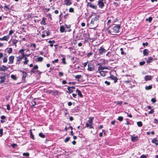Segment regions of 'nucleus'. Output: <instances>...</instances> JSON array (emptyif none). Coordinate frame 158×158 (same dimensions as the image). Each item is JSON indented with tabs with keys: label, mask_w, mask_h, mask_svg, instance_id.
<instances>
[{
	"label": "nucleus",
	"mask_w": 158,
	"mask_h": 158,
	"mask_svg": "<svg viewBox=\"0 0 158 158\" xmlns=\"http://www.w3.org/2000/svg\"><path fill=\"white\" fill-rule=\"evenodd\" d=\"M7 58L6 57H4L3 59V62L4 63L7 62Z\"/></svg>",
	"instance_id": "36"
},
{
	"label": "nucleus",
	"mask_w": 158,
	"mask_h": 158,
	"mask_svg": "<svg viewBox=\"0 0 158 158\" xmlns=\"http://www.w3.org/2000/svg\"><path fill=\"white\" fill-rule=\"evenodd\" d=\"M9 39V35H7V36H5L3 37L2 38H0V40H6V41H8V40Z\"/></svg>",
	"instance_id": "14"
},
{
	"label": "nucleus",
	"mask_w": 158,
	"mask_h": 158,
	"mask_svg": "<svg viewBox=\"0 0 158 158\" xmlns=\"http://www.w3.org/2000/svg\"><path fill=\"white\" fill-rule=\"evenodd\" d=\"M44 19V18H43V20L40 22V23L41 24L45 25L46 24Z\"/></svg>",
	"instance_id": "43"
},
{
	"label": "nucleus",
	"mask_w": 158,
	"mask_h": 158,
	"mask_svg": "<svg viewBox=\"0 0 158 158\" xmlns=\"http://www.w3.org/2000/svg\"><path fill=\"white\" fill-rule=\"evenodd\" d=\"M81 75H77L75 77V78L76 79H79L81 77Z\"/></svg>",
	"instance_id": "37"
},
{
	"label": "nucleus",
	"mask_w": 158,
	"mask_h": 158,
	"mask_svg": "<svg viewBox=\"0 0 158 158\" xmlns=\"http://www.w3.org/2000/svg\"><path fill=\"white\" fill-rule=\"evenodd\" d=\"M154 112V111L153 109L148 112V114H152Z\"/></svg>",
	"instance_id": "60"
},
{
	"label": "nucleus",
	"mask_w": 158,
	"mask_h": 158,
	"mask_svg": "<svg viewBox=\"0 0 158 158\" xmlns=\"http://www.w3.org/2000/svg\"><path fill=\"white\" fill-rule=\"evenodd\" d=\"M99 54H102L103 53H105L106 51V50L102 47H100L99 49Z\"/></svg>",
	"instance_id": "8"
},
{
	"label": "nucleus",
	"mask_w": 158,
	"mask_h": 158,
	"mask_svg": "<svg viewBox=\"0 0 158 158\" xmlns=\"http://www.w3.org/2000/svg\"><path fill=\"white\" fill-rule=\"evenodd\" d=\"M43 58L42 57H39L37 58V61L39 62H41L43 60Z\"/></svg>",
	"instance_id": "34"
},
{
	"label": "nucleus",
	"mask_w": 158,
	"mask_h": 158,
	"mask_svg": "<svg viewBox=\"0 0 158 158\" xmlns=\"http://www.w3.org/2000/svg\"><path fill=\"white\" fill-rule=\"evenodd\" d=\"M93 118L92 119H89L88 120V122L89 123H86L85 127H89V128H93L92 126V120L93 119Z\"/></svg>",
	"instance_id": "5"
},
{
	"label": "nucleus",
	"mask_w": 158,
	"mask_h": 158,
	"mask_svg": "<svg viewBox=\"0 0 158 158\" xmlns=\"http://www.w3.org/2000/svg\"><path fill=\"white\" fill-rule=\"evenodd\" d=\"M104 3L105 2L101 1V0H99L98 1V5L100 8L102 9L105 6Z\"/></svg>",
	"instance_id": "4"
},
{
	"label": "nucleus",
	"mask_w": 158,
	"mask_h": 158,
	"mask_svg": "<svg viewBox=\"0 0 158 158\" xmlns=\"http://www.w3.org/2000/svg\"><path fill=\"white\" fill-rule=\"evenodd\" d=\"M87 6L90 8L95 10H97L98 8L97 6L96 5H93L90 2H88L87 4Z\"/></svg>",
	"instance_id": "11"
},
{
	"label": "nucleus",
	"mask_w": 158,
	"mask_h": 158,
	"mask_svg": "<svg viewBox=\"0 0 158 158\" xmlns=\"http://www.w3.org/2000/svg\"><path fill=\"white\" fill-rule=\"evenodd\" d=\"M12 48H10L9 49L7 50V52L8 53L10 54L12 52Z\"/></svg>",
	"instance_id": "42"
},
{
	"label": "nucleus",
	"mask_w": 158,
	"mask_h": 158,
	"mask_svg": "<svg viewBox=\"0 0 158 158\" xmlns=\"http://www.w3.org/2000/svg\"><path fill=\"white\" fill-rule=\"evenodd\" d=\"M117 119L120 121H121L123 120V118L122 116H119L118 117Z\"/></svg>",
	"instance_id": "41"
},
{
	"label": "nucleus",
	"mask_w": 158,
	"mask_h": 158,
	"mask_svg": "<svg viewBox=\"0 0 158 158\" xmlns=\"http://www.w3.org/2000/svg\"><path fill=\"white\" fill-rule=\"evenodd\" d=\"M104 69H108V68L106 66L102 67V66H100L98 67V70H103Z\"/></svg>",
	"instance_id": "17"
},
{
	"label": "nucleus",
	"mask_w": 158,
	"mask_h": 158,
	"mask_svg": "<svg viewBox=\"0 0 158 158\" xmlns=\"http://www.w3.org/2000/svg\"><path fill=\"white\" fill-rule=\"evenodd\" d=\"M88 68L87 70L89 71H93L95 70V68L94 64L91 63H89L88 64Z\"/></svg>",
	"instance_id": "3"
},
{
	"label": "nucleus",
	"mask_w": 158,
	"mask_h": 158,
	"mask_svg": "<svg viewBox=\"0 0 158 158\" xmlns=\"http://www.w3.org/2000/svg\"><path fill=\"white\" fill-rule=\"evenodd\" d=\"M1 118L2 119V120H1V123H4L5 122V121L3 120L5 119L6 116L4 115H2L1 116Z\"/></svg>",
	"instance_id": "24"
},
{
	"label": "nucleus",
	"mask_w": 158,
	"mask_h": 158,
	"mask_svg": "<svg viewBox=\"0 0 158 158\" xmlns=\"http://www.w3.org/2000/svg\"><path fill=\"white\" fill-rule=\"evenodd\" d=\"M145 63V62L144 61H143L142 62H139V65L140 66H142L143 65H144Z\"/></svg>",
	"instance_id": "51"
},
{
	"label": "nucleus",
	"mask_w": 158,
	"mask_h": 158,
	"mask_svg": "<svg viewBox=\"0 0 158 158\" xmlns=\"http://www.w3.org/2000/svg\"><path fill=\"white\" fill-rule=\"evenodd\" d=\"M15 57L14 56H10L9 57V62L8 63L9 64H12L14 62V60Z\"/></svg>",
	"instance_id": "9"
},
{
	"label": "nucleus",
	"mask_w": 158,
	"mask_h": 158,
	"mask_svg": "<svg viewBox=\"0 0 158 158\" xmlns=\"http://www.w3.org/2000/svg\"><path fill=\"white\" fill-rule=\"evenodd\" d=\"M103 132L104 133V134L105 133V130H102V132H101L99 134V135L100 137H102V134H103Z\"/></svg>",
	"instance_id": "46"
},
{
	"label": "nucleus",
	"mask_w": 158,
	"mask_h": 158,
	"mask_svg": "<svg viewBox=\"0 0 158 158\" xmlns=\"http://www.w3.org/2000/svg\"><path fill=\"white\" fill-rule=\"evenodd\" d=\"M11 146L13 148H14L15 147L17 146V144L15 143H12L11 145Z\"/></svg>",
	"instance_id": "48"
},
{
	"label": "nucleus",
	"mask_w": 158,
	"mask_h": 158,
	"mask_svg": "<svg viewBox=\"0 0 158 158\" xmlns=\"http://www.w3.org/2000/svg\"><path fill=\"white\" fill-rule=\"evenodd\" d=\"M152 19V18L151 17H150L148 18H146L145 19V20L146 21H148L149 23H151Z\"/></svg>",
	"instance_id": "27"
},
{
	"label": "nucleus",
	"mask_w": 158,
	"mask_h": 158,
	"mask_svg": "<svg viewBox=\"0 0 158 158\" xmlns=\"http://www.w3.org/2000/svg\"><path fill=\"white\" fill-rule=\"evenodd\" d=\"M152 78V77L151 75L145 76L144 77L145 80L146 81L151 80Z\"/></svg>",
	"instance_id": "12"
},
{
	"label": "nucleus",
	"mask_w": 158,
	"mask_h": 158,
	"mask_svg": "<svg viewBox=\"0 0 158 158\" xmlns=\"http://www.w3.org/2000/svg\"><path fill=\"white\" fill-rule=\"evenodd\" d=\"M25 50L23 49H21L19 50V52L21 53V54H23V53H24V51Z\"/></svg>",
	"instance_id": "44"
},
{
	"label": "nucleus",
	"mask_w": 158,
	"mask_h": 158,
	"mask_svg": "<svg viewBox=\"0 0 158 158\" xmlns=\"http://www.w3.org/2000/svg\"><path fill=\"white\" fill-rule=\"evenodd\" d=\"M30 137L31 138H34V136L32 132V130H30Z\"/></svg>",
	"instance_id": "38"
},
{
	"label": "nucleus",
	"mask_w": 158,
	"mask_h": 158,
	"mask_svg": "<svg viewBox=\"0 0 158 158\" xmlns=\"http://www.w3.org/2000/svg\"><path fill=\"white\" fill-rule=\"evenodd\" d=\"M122 102H123L122 101H117L115 103L121 106L122 104Z\"/></svg>",
	"instance_id": "49"
},
{
	"label": "nucleus",
	"mask_w": 158,
	"mask_h": 158,
	"mask_svg": "<svg viewBox=\"0 0 158 158\" xmlns=\"http://www.w3.org/2000/svg\"><path fill=\"white\" fill-rule=\"evenodd\" d=\"M98 23L97 22H95L91 20L90 23V25H91V26H92V27H93V28H94L98 26Z\"/></svg>",
	"instance_id": "7"
},
{
	"label": "nucleus",
	"mask_w": 158,
	"mask_h": 158,
	"mask_svg": "<svg viewBox=\"0 0 158 158\" xmlns=\"http://www.w3.org/2000/svg\"><path fill=\"white\" fill-rule=\"evenodd\" d=\"M142 45L143 46H147L148 45V43L147 42L146 43H143L142 44Z\"/></svg>",
	"instance_id": "53"
},
{
	"label": "nucleus",
	"mask_w": 158,
	"mask_h": 158,
	"mask_svg": "<svg viewBox=\"0 0 158 158\" xmlns=\"http://www.w3.org/2000/svg\"><path fill=\"white\" fill-rule=\"evenodd\" d=\"M23 156H26L27 157H28L29 156V154L28 152H27V153L24 152L23 153Z\"/></svg>",
	"instance_id": "39"
},
{
	"label": "nucleus",
	"mask_w": 158,
	"mask_h": 158,
	"mask_svg": "<svg viewBox=\"0 0 158 158\" xmlns=\"http://www.w3.org/2000/svg\"><path fill=\"white\" fill-rule=\"evenodd\" d=\"M152 86L151 85H149L148 86H146L145 87V89L147 90H150L152 89Z\"/></svg>",
	"instance_id": "29"
},
{
	"label": "nucleus",
	"mask_w": 158,
	"mask_h": 158,
	"mask_svg": "<svg viewBox=\"0 0 158 158\" xmlns=\"http://www.w3.org/2000/svg\"><path fill=\"white\" fill-rule=\"evenodd\" d=\"M153 58L152 57L148 58V59L147 60V62L148 63H149L152 62V60H153Z\"/></svg>",
	"instance_id": "25"
},
{
	"label": "nucleus",
	"mask_w": 158,
	"mask_h": 158,
	"mask_svg": "<svg viewBox=\"0 0 158 158\" xmlns=\"http://www.w3.org/2000/svg\"><path fill=\"white\" fill-rule=\"evenodd\" d=\"M65 27L67 28H68V29H70V27H71V25H67L66 24H65Z\"/></svg>",
	"instance_id": "45"
},
{
	"label": "nucleus",
	"mask_w": 158,
	"mask_h": 158,
	"mask_svg": "<svg viewBox=\"0 0 158 158\" xmlns=\"http://www.w3.org/2000/svg\"><path fill=\"white\" fill-rule=\"evenodd\" d=\"M7 107V109L8 110H10V106L9 104H7L6 105Z\"/></svg>",
	"instance_id": "62"
},
{
	"label": "nucleus",
	"mask_w": 158,
	"mask_h": 158,
	"mask_svg": "<svg viewBox=\"0 0 158 158\" xmlns=\"http://www.w3.org/2000/svg\"><path fill=\"white\" fill-rule=\"evenodd\" d=\"M152 142L153 143H155L156 145H158V140L156 139H153Z\"/></svg>",
	"instance_id": "22"
},
{
	"label": "nucleus",
	"mask_w": 158,
	"mask_h": 158,
	"mask_svg": "<svg viewBox=\"0 0 158 158\" xmlns=\"http://www.w3.org/2000/svg\"><path fill=\"white\" fill-rule=\"evenodd\" d=\"M3 129H0V136H1L3 134Z\"/></svg>",
	"instance_id": "57"
},
{
	"label": "nucleus",
	"mask_w": 158,
	"mask_h": 158,
	"mask_svg": "<svg viewBox=\"0 0 158 158\" xmlns=\"http://www.w3.org/2000/svg\"><path fill=\"white\" fill-rule=\"evenodd\" d=\"M67 89L68 90V93L69 94L73 92V90L71 89L70 86L68 87Z\"/></svg>",
	"instance_id": "23"
},
{
	"label": "nucleus",
	"mask_w": 158,
	"mask_h": 158,
	"mask_svg": "<svg viewBox=\"0 0 158 158\" xmlns=\"http://www.w3.org/2000/svg\"><path fill=\"white\" fill-rule=\"evenodd\" d=\"M62 63L64 64H66V63L65 61V58L64 57H63L62 59Z\"/></svg>",
	"instance_id": "40"
},
{
	"label": "nucleus",
	"mask_w": 158,
	"mask_h": 158,
	"mask_svg": "<svg viewBox=\"0 0 158 158\" xmlns=\"http://www.w3.org/2000/svg\"><path fill=\"white\" fill-rule=\"evenodd\" d=\"M148 51L147 49H144L143 51V55L145 56H148Z\"/></svg>",
	"instance_id": "18"
},
{
	"label": "nucleus",
	"mask_w": 158,
	"mask_h": 158,
	"mask_svg": "<svg viewBox=\"0 0 158 158\" xmlns=\"http://www.w3.org/2000/svg\"><path fill=\"white\" fill-rule=\"evenodd\" d=\"M138 126L139 127H141L142 126L143 124L141 122L139 121L137 123Z\"/></svg>",
	"instance_id": "30"
},
{
	"label": "nucleus",
	"mask_w": 158,
	"mask_h": 158,
	"mask_svg": "<svg viewBox=\"0 0 158 158\" xmlns=\"http://www.w3.org/2000/svg\"><path fill=\"white\" fill-rule=\"evenodd\" d=\"M60 31L62 33L66 31L70 32L71 31V29H69L65 31L64 27L63 26H61L60 27Z\"/></svg>",
	"instance_id": "6"
},
{
	"label": "nucleus",
	"mask_w": 158,
	"mask_h": 158,
	"mask_svg": "<svg viewBox=\"0 0 158 158\" xmlns=\"http://www.w3.org/2000/svg\"><path fill=\"white\" fill-rule=\"evenodd\" d=\"M23 54H21V55L22 56H21V57L22 58V59H23V58H25V57H25V56H26V54H25L24 53H23Z\"/></svg>",
	"instance_id": "59"
},
{
	"label": "nucleus",
	"mask_w": 158,
	"mask_h": 158,
	"mask_svg": "<svg viewBox=\"0 0 158 158\" xmlns=\"http://www.w3.org/2000/svg\"><path fill=\"white\" fill-rule=\"evenodd\" d=\"M69 10L70 12H74V9L72 8H70Z\"/></svg>",
	"instance_id": "58"
},
{
	"label": "nucleus",
	"mask_w": 158,
	"mask_h": 158,
	"mask_svg": "<svg viewBox=\"0 0 158 158\" xmlns=\"http://www.w3.org/2000/svg\"><path fill=\"white\" fill-rule=\"evenodd\" d=\"M27 73H23L22 77V79L23 80V79H25L26 78V77L27 76Z\"/></svg>",
	"instance_id": "47"
},
{
	"label": "nucleus",
	"mask_w": 158,
	"mask_h": 158,
	"mask_svg": "<svg viewBox=\"0 0 158 158\" xmlns=\"http://www.w3.org/2000/svg\"><path fill=\"white\" fill-rule=\"evenodd\" d=\"M120 50L121 51V54L122 55H123L124 54V52L123 51V49L122 48H121L120 49Z\"/></svg>",
	"instance_id": "61"
},
{
	"label": "nucleus",
	"mask_w": 158,
	"mask_h": 158,
	"mask_svg": "<svg viewBox=\"0 0 158 158\" xmlns=\"http://www.w3.org/2000/svg\"><path fill=\"white\" fill-rule=\"evenodd\" d=\"M64 4L67 6H69L72 4V2H70V0H64Z\"/></svg>",
	"instance_id": "16"
},
{
	"label": "nucleus",
	"mask_w": 158,
	"mask_h": 158,
	"mask_svg": "<svg viewBox=\"0 0 158 158\" xmlns=\"http://www.w3.org/2000/svg\"><path fill=\"white\" fill-rule=\"evenodd\" d=\"M140 158H146V156L144 155H143L140 156Z\"/></svg>",
	"instance_id": "64"
},
{
	"label": "nucleus",
	"mask_w": 158,
	"mask_h": 158,
	"mask_svg": "<svg viewBox=\"0 0 158 158\" xmlns=\"http://www.w3.org/2000/svg\"><path fill=\"white\" fill-rule=\"evenodd\" d=\"M39 135L40 137L42 138H44L45 137V135L44 134H43L42 133H39Z\"/></svg>",
	"instance_id": "33"
},
{
	"label": "nucleus",
	"mask_w": 158,
	"mask_h": 158,
	"mask_svg": "<svg viewBox=\"0 0 158 158\" xmlns=\"http://www.w3.org/2000/svg\"><path fill=\"white\" fill-rule=\"evenodd\" d=\"M154 123L156 124L158 123V120L156 118H155L154 120Z\"/></svg>",
	"instance_id": "55"
},
{
	"label": "nucleus",
	"mask_w": 158,
	"mask_h": 158,
	"mask_svg": "<svg viewBox=\"0 0 158 158\" xmlns=\"http://www.w3.org/2000/svg\"><path fill=\"white\" fill-rule=\"evenodd\" d=\"M7 69L6 67L4 65H2L1 67H0V71H5Z\"/></svg>",
	"instance_id": "20"
},
{
	"label": "nucleus",
	"mask_w": 158,
	"mask_h": 158,
	"mask_svg": "<svg viewBox=\"0 0 158 158\" xmlns=\"http://www.w3.org/2000/svg\"><path fill=\"white\" fill-rule=\"evenodd\" d=\"M120 28V25L113 24L110 27V29L108 31V32L113 35H115L116 33L119 32Z\"/></svg>",
	"instance_id": "1"
},
{
	"label": "nucleus",
	"mask_w": 158,
	"mask_h": 158,
	"mask_svg": "<svg viewBox=\"0 0 158 158\" xmlns=\"http://www.w3.org/2000/svg\"><path fill=\"white\" fill-rule=\"evenodd\" d=\"M38 66L37 65H35L33 68L31 70V73H34L35 72V70L37 69H38Z\"/></svg>",
	"instance_id": "13"
},
{
	"label": "nucleus",
	"mask_w": 158,
	"mask_h": 158,
	"mask_svg": "<svg viewBox=\"0 0 158 158\" xmlns=\"http://www.w3.org/2000/svg\"><path fill=\"white\" fill-rule=\"evenodd\" d=\"M18 42L17 40H14L12 42V45H15V47L16 46V44Z\"/></svg>",
	"instance_id": "32"
},
{
	"label": "nucleus",
	"mask_w": 158,
	"mask_h": 158,
	"mask_svg": "<svg viewBox=\"0 0 158 158\" xmlns=\"http://www.w3.org/2000/svg\"><path fill=\"white\" fill-rule=\"evenodd\" d=\"M76 92L77 93L78 95L81 98H83V96L80 90L78 89L76 90Z\"/></svg>",
	"instance_id": "15"
},
{
	"label": "nucleus",
	"mask_w": 158,
	"mask_h": 158,
	"mask_svg": "<svg viewBox=\"0 0 158 158\" xmlns=\"http://www.w3.org/2000/svg\"><path fill=\"white\" fill-rule=\"evenodd\" d=\"M25 61H24V64H27L29 60L27 59V57H25L24 58Z\"/></svg>",
	"instance_id": "31"
},
{
	"label": "nucleus",
	"mask_w": 158,
	"mask_h": 158,
	"mask_svg": "<svg viewBox=\"0 0 158 158\" xmlns=\"http://www.w3.org/2000/svg\"><path fill=\"white\" fill-rule=\"evenodd\" d=\"M31 46L33 47L34 48H35L36 47V45L34 44H31Z\"/></svg>",
	"instance_id": "63"
},
{
	"label": "nucleus",
	"mask_w": 158,
	"mask_h": 158,
	"mask_svg": "<svg viewBox=\"0 0 158 158\" xmlns=\"http://www.w3.org/2000/svg\"><path fill=\"white\" fill-rule=\"evenodd\" d=\"M106 56L108 57L109 58H111L113 56V55L111 54V52H108L106 54Z\"/></svg>",
	"instance_id": "21"
},
{
	"label": "nucleus",
	"mask_w": 158,
	"mask_h": 158,
	"mask_svg": "<svg viewBox=\"0 0 158 158\" xmlns=\"http://www.w3.org/2000/svg\"><path fill=\"white\" fill-rule=\"evenodd\" d=\"M105 83L107 85H110V82L107 81H105Z\"/></svg>",
	"instance_id": "56"
},
{
	"label": "nucleus",
	"mask_w": 158,
	"mask_h": 158,
	"mask_svg": "<svg viewBox=\"0 0 158 158\" xmlns=\"http://www.w3.org/2000/svg\"><path fill=\"white\" fill-rule=\"evenodd\" d=\"M99 17L98 16H96L94 18H92L91 19L92 20L95 22H98V19Z\"/></svg>",
	"instance_id": "26"
},
{
	"label": "nucleus",
	"mask_w": 158,
	"mask_h": 158,
	"mask_svg": "<svg viewBox=\"0 0 158 158\" xmlns=\"http://www.w3.org/2000/svg\"><path fill=\"white\" fill-rule=\"evenodd\" d=\"M31 103L33 106H34L36 104V102L35 101L33 100L31 102Z\"/></svg>",
	"instance_id": "50"
},
{
	"label": "nucleus",
	"mask_w": 158,
	"mask_h": 158,
	"mask_svg": "<svg viewBox=\"0 0 158 158\" xmlns=\"http://www.w3.org/2000/svg\"><path fill=\"white\" fill-rule=\"evenodd\" d=\"M109 78L111 79L114 80V83H116L118 80V78L114 76L113 75H111L109 77Z\"/></svg>",
	"instance_id": "10"
},
{
	"label": "nucleus",
	"mask_w": 158,
	"mask_h": 158,
	"mask_svg": "<svg viewBox=\"0 0 158 158\" xmlns=\"http://www.w3.org/2000/svg\"><path fill=\"white\" fill-rule=\"evenodd\" d=\"M59 60L58 59H55L54 60H53L52 61V63L53 64L55 63H57L58 61Z\"/></svg>",
	"instance_id": "54"
},
{
	"label": "nucleus",
	"mask_w": 158,
	"mask_h": 158,
	"mask_svg": "<svg viewBox=\"0 0 158 158\" xmlns=\"http://www.w3.org/2000/svg\"><path fill=\"white\" fill-rule=\"evenodd\" d=\"M17 62L16 63L17 64L18 62H19L21 61L22 59H23L21 57V56H19L17 57Z\"/></svg>",
	"instance_id": "28"
},
{
	"label": "nucleus",
	"mask_w": 158,
	"mask_h": 158,
	"mask_svg": "<svg viewBox=\"0 0 158 158\" xmlns=\"http://www.w3.org/2000/svg\"><path fill=\"white\" fill-rule=\"evenodd\" d=\"M55 41L54 40H49V41H48V43L50 44H54L55 43Z\"/></svg>",
	"instance_id": "52"
},
{
	"label": "nucleus",
	"mask_w": 158,
	"mask_h": 158,
	"mask_svg": "<svg viewBox=\"0 0 158 158\" xmlns=\"http://www.w3.org/2000/svg\"><path fill=\"white\" fill-rule=\"evenodd\" d=\"M98 72L103 77H104L106 76V74L103 70H98L97 72Z\"/></svg>",
	"instance_id": "19"
},
{
	"label": "nucleus",
	"mask_w": 158,
	"mask_h": 158,
	"mask_svg": "<svg viewBox=\"0 0 158 158\" xmlns=\"http://www.w3.org/2000/svg\"><path fill=\"white\" fill-rule=\"evenodd\" d=\"M6 74L2 72L0 73V84L4 83L6 79Z\"/></svg>",
	"instance_id": "2"
},
{
	"label": "nucleus",
	"mask_w": 158,
	"mask_h": 158,
	"mask_svg": "<svg viewBox=\"0 0 158 158\" xmlns=\"http://www.w3.org/2000/svg\"><path fill=\"white\" fill-rule=\"evenodd\" d=\"M11 77L14 80H16L17 79L16 77L14 75H11Z\"/></svg>",
	"instance_id": "35"
}]
</instances>
